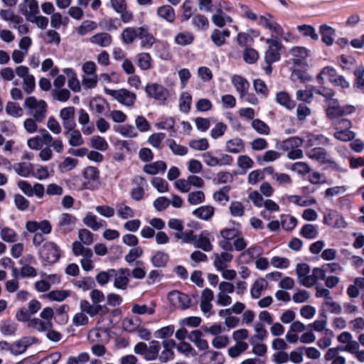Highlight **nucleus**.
<instances>
[{
  "label": "nucleus",
  "instance_id": "obj_1",
  "mask_svg": "<svg viewBox=\"0 0 364 364\" xmlns=\"http://www.w3.org/2000/svg\"><path fill=\"white\" fill-rule=\"evenodd\" d=\"M221 240L218 242L220 248L226 251L244 250L247 247V242L242 236L241 231L237 228H224L220 232Z\"/></svg>",
  "mask_w": 364,
  "mask_h": 364
},
{
  "label": "nucleus",
  "instance_id": "obj_2",
  "mask_svg": "<svg viewBox=\"0 0 364 364\" xmlns=\"http://www.w3.org/2000/svg\"><path fill=\"white\" fill-rule=\"evenodd\" d=\"M23 108L31 117L43 122L48 112V104L43 100H38L34 96L26 97L24 100Z\"/></svg>",
  "mask_w": 364,
  "mask_h": 364
},
{
  "label": "nucleus",
  "instance_id": "obj_3",
  "mask_svg": "<svg viewBox=\"0 0 364 364\" xmlns=\"http://www.w3.org/2000/svg\"><path fill=\"white\" fill-rule=\"evenodd\" d=\"M72 250L75 256H82L80 264L84 271L89 272L93 269L94 265L92 260L93 253L90 248L85 247L80 242H74L72 245Z\"/></svg>",
  "mask_w": 364,
  "mask_h": 364
},
{
  "label": "nucleus",
  "instance_id": "obj_4",
  "mask_svg": "<svg viewBox=\"0 0 364 364\" xmlns=\"http://www.w3.org/2000/svg\"><path fill=\"white\" fill-rule=\"evenodd\" d=\"M105 92L120 104L128 107H133L136 100L135 93L127 89L111 90L105 88Z\"/></svg>",
  "mask_w": 364,
  "mask_h": 364
},
{
  "label": "nucleus",
  "instance_id": "obj_5",
  "mask_svg": "<svg viewBox=\"0 0 364 364\" xmlns=\"http://www.w3.org/2000/svg\"><path fill=\"white\" fill-rule=\"evenodd\" d=\"M258 25L262 28L269 30L272 33L271 37L277 38L283 36V28L279 24L274 16L269 13H264L258 18Z\"/></svg>",
  "mask_w": 364,
  "mask_h": 364
},
{
  "label": "nucleus",
  "instance_id": "obj_6",
  "mask_svg": "<svg viewBox=\"0 0 364 364\" xmlns=\"http://www.w3.org/2000/svg\"><path fill=\"white\" fill-rule=\"evenodd\" d=\"M266 43L269 45V47L265 52L264 60L267 64L271 65L279 60V50L282 48V44L279 39L274 37L267 38Z\"/></svg>",
  "mask_w": 364,
  "mask_h": 364
},
{
  "label": "nucleus",
  "instance_id": "obj_7",
  "mask_svg": "<svg viewBox=\"0 0 364 364\" xmlns=\"http://www.w3.org/2000/svg\"><path fill=\"white\" fill-rule=\"evenodd\" d=\"M40 257L48 264L56 262L60 257L57 245L53 242H46L40 250Z\"/></svg>",
  "mask_w": 364,
  "mask_h": 364
},
{
  "label": "nucleus",
  "instance_id": "obj_8",
  "mask_svg": "<svg viewBox=\"0 0 364 364\" xmlns=\"http://www.w3.org/2000/svg\"><path fill=\"white\" fill-rule=\"evenodd\" d=\"M145 91L149 97L159 102H164L169 97L168 90L163 85L158 83L147 85L145 87Z\"/></svg>",
  "mask_w": 364,
  "mask_h": 364
},
{
  "label": "nucleus",
  "instance_id": "obj_9",
  "mask_svg": "<svg viewBox=\"0 0 364 364\" xmlns=\"http://www.w3.org/2000/svg\"><path fill=\"white\" fill-rule=\"evenodd\" d=\"M167 298L173 306H178L181 309H187L191 306L189 296L177 290L170 291Z\"/></svg>",
  "mask_w": 364,
  "mask_h": 364
},
{
  "label": "nucleus",
  "instance_id": "obj_10",
  "mask_svg": "<svg viewBox=\"0 0 364 364\" xmlns=\"http://www.w3.org/2000/svg\"><path fill=\"white\" fill-rule=\"evenodd\" d=\"M130 270L128 268H119L115 269L114 275H113L114 287L122 291L127 290L129 283Z\"/></svg>",
  "mask_w": 364,
  "mask_h": 364
},
{
  "label": "nucleus",
  "instance_id": "obj_11",
  "mask_svg": "<svg viewBox=\"0 0 364 364\" xmlns=\"http://www.w3.org/2000/svg\"><path fill=\"white\" fill-rule=\"evenodd\" d=\"M18 8L27 21L36 15L40 14L38 3L36 0H23Z\"/></svg>",
  "mask_w": 364,
  "mask_h": 364
},
{
  "label": "nucleus",
  "instance_id": "obj_12",
  "mask_svg": "<svg viewBox=\"0 0 364 364\" xmlns=\"http://www.w3.org/2000/svg\"><path fill=\"white\" fill-rule=\"evenodd\" d=\"M307 156L323 165L332 166L335 164L330 154L325 149L321 147H316L310 150L307 153Z\"/></svg>",
  "mask_w": 364,
  "mask_h": 364
},
{
  "label": "nucleus",
  "instance_id": "obj_13",
  "mask_svg": "<svg viewBox=\"0 0 364 364\" xmlns=\"http://www.w3.org/2000/svg\"><path fill=\"white\" fill-rule=\"evenodd\" d=\"M59 116L62 121L65 131H72L73 128H75L76 123L75 121V108L73 107H67L63 108L60 111Z\"/></svg>",
  "mask_w": 364,
  "mask_h": 364
},
{
  "label": "nucleus",
  "instance_id": "obj_14",
  "mask_svg": "<svg viewBox=\"0 0 364 364\" xmlns=\"http://www.w3.org/2000/svg\"><path fill=\"white\" fill-rule=\"evenodd\" d=\"M297 281L306 287H311L313 280L311 278L310 267L306 263L298 264L296 268Z\"/></svg>",
  "mask_w": 364,
  "mask_h": 364
},
{
  "label": "nucleus",
  "instance_id": "obj_15",
  "mask_svg": "<svg viewBox=\"0 0 364 364\" xmlns=\"http://www.w3.org/2000/svg\"><path fill=\"white\" fill-rule=\"evenodd\" d=\"M323 223L333 228H344L347 226L343 217L337 211L332 210L324 215Z\"/></svg>",
  "mask_w": 364,
  "mask_h": 364
},
{
  "label": "nucleus",
  "instance_id": "obj_16",
  "mask_svg": "<svg viewBox=\"0 0 364 364\" xmlns=\"http://www.w3.org/2000/svg\"><path fill=\"white\" fill-rule=\"evenodd\" d=\"M80 307L82 311L87 313L91 317H94L99 314H105L108 311L106 306L90 304L87 300L80 301Z\"/></svg>",
  "mask_w": 364,
  "mask_h": 364
},
{
  "label": "nucleus",
  "instance_id": "obj_17",
  "mask_svg": "<svg viewBox=\"0 0 364 364\" xmlns=\"http://www.w3.org/2000/svg\"><path fill=\"white\" fill-rule=\"evenodd\" d=\"M212 22L218 27L222 28L227 23L232 22V18L227 15L222 9V4H219L215 10V14L211 17Z\"/></svg>",
  "mask_w": 364,
  "mask_h": 364
},
{
  "label": "nucleus",
  "instance_id": "obj_18",
  "mask_svg": "<svg viewBox=\"0 0 364 364\" xmlns=\"http://www.w3.org/2000/svg\"><path fill=\"white\" fill-rule=\"evenodd\" d=\"M195 247L202 249L205 252H210L213 249V245L210 239V233L207 231L202 232L194 237Z\"/></svg>",
  "mask_w": 364,
  "mask_h": 364
},
{
  "label": "nucleus",
  "instance_id": "obj_19",
  "mask_svg": "<svg viewBox=\"0 0 364 364\" xmlns=\"http://www.w3.org/2000/svg\"><path fill=\"white\" fill-rule=\"evenodd\" d=\"M214 295L213 291L209 288H205L201 293V300L200 302V308L205 314L211 311L213 305L211 301L213 300Z\"/></svg>",
  "mask_w": 364,
  "mask_h": 364
},
{
  "label": "nucleus",
  "instance_id": "obj_20",
  "mask_svg": "<svg viewBox=\"0 0 364 364\" xmlns=\"http://www.w3.org/2000/svg\"><path fill=\"white\" fill-rule=\"evenodd\" d=\"M34 341L33 338L23 337L11 344L9 347L10 352L15 355L24 353L28 347L31 346Z\"/></svg>",
  "mask_w": 364,
  "mask_h": 364
},
{
  "label": "nucleus",
  "instance_id": "obj_21",
  "mask_svg": "<svg viewBox=\"0 0 364 364\" xmlns=\"http://www.w3.org/2000/svg\"><path fill=\"white\" fill-rule=\"evenodd\" d=\"M203 364H223L224 358L223 355L217 351L207 350L200 355Z\"/></svg>",
  "mask_w": 364,
  "mask_h": 364
},
{
  "label": "nucleus",
  "instance_id": "obj_22",
  "mask_svg": "<svg viewBox=\"0 0 364 364\" xmlns=\"http://www.w3.org/2000/svg\"><path fill=\"white\" fill-rule=\"evenodd\" d=\"M228 252L225 250L220 254H215L213 264L218 271L224 270L227 267V264L232 260L233 256Z\"/></svg>",
  "mask_w": 364,
  "mask_h": 364
},
{
  "label": "nucleus",
  "instance_id": "obj_23",
  "mask_svg": "<svg viewBox=\"0 0 364 364\" xmlns=\"http://www.w3.org/2000/svg\"><path fill=\"white\" fill-rule=\"evenodd\" d=\"M138 38L141 40V46L145 48H150L156 41L154 36L145 26L139 27Z\"/></svg>",
  "mask_w": 364,
  "mask_h": 364
},
{
  "label": "nucleus",
  "instance_id": "obj_24",
  "mask_svg": "<svg viewBox=\"0 0 364 364\" xmlns=\"http://www.w3.org/2000/svg\"><path fill=\"white\" fill-rule=\"evenodd\" d=\"M75 223V217L70 213H63L58 218V227L65 232L72 230Z\"/></svg>",
  "mask_w": 364,
  "mask_h": 364
},
{
  "label": "nucleus",
  "instance_id": "obj_25",
  "mask_svg": "<svg viewBox=\"0 0 364 364\" xmlns=\"http://www.w3.org/2000/svg\"><path fill=\"white\" fill-rule=\"evenodd\" d=\"M353 107H343L336 104L328 106L326 109V115L331 119L338 118L344 114L350 113Z\"/></svg>",
  "mask_w": 364,
  "mask_h": 364
},
{
  "label": "nucleus",
  "instance_id": "obj_26",
  "mask_svg": "<svg viewBox=\"0 0 364 364\" xmlns=\"http://www.w3.org/2000/svg\"><path fill=\"white\" fill-rule=\"evenodd\" d=\"M289 54L293 57L295 65H301L308 57V50L303 46H295L289 50Z\"/></svg>",
  "mask_w": 364,
  "mask_h": 364
},
{
  "label": "nucleus",
  "instance_id": "obj_27",
  "mask_svg": "<svg viewBox=\"0 0 364 364\" xmlns=\"http://www.w3.org/2000/svg\"><path fill=\"white\" fill-rule=\"evenodd\" d=\"M319 31L322 41L328 46H332L334 43L333 36L336 35V30L328 25L322 24L319 27Z\"/></svg>",
  "mask_w": 364,
  "mask_h": 364
},
{
  "label": "nucleus",
  "instance_id": "obj_28",
  "mask_svg": "<svg viewBox=\"0 0 364 364\" xmlns=\"http://www.w3.org/2000/svg\"><path fill=\"white\" fill-rule=\"evenodd\" d=\"M83 222L86 226L94 231H97L107 225L105 220H99L95 215L90 213L86 215L83 219Z\"/></svg>",
  "mask_w": 364,
  "mask_h": 364
},
{
  "label": "nucleus",
  "instance_id": "obj_29",
  "mask_svg": "<svg viewBox=\"0 0 364 364\" xmlns=\"http://www.w3.org/2000/svg\"><path fill=\"white\" fill-rule=\"evenodd\" d=\"M90 42L98 46L106 48L111 45L112 38L107 33H99L90 37Z\"/></svg>",
  "mask_w": 364,
  "mask_h": 364
},
{
  "label": "nucleus",
  "instance_id": "obj_30",
  "mask_svg": "<svg viewBox=\"0 0 364 364\" xmlns=\"http://www.w3.org/2000/svg\"><path fill=\"white\" fill-rule=\"evenodd\" d=\"M231 82L239 93V95H243V92L248 91L250 88L249 82L241 75H234L231 77Z\"/></svg>",
  "mask_w": 364,
  "mask_h": 364
},
{
  "label": "nucleus",
  "instance_id": "obj_31",
  "mask_svg": "<svg viewBox=\"0 0 364 364\" xmlns=\"http://www.w3.org/2000/svg\"><path fill=\"white\" fill-rule=\"evenodd\" d=\"M166 169V164L163 161H157L144 166L143 171L149 175H156Z\"/></svg>",
  "mask_w": 364,
  "mask_h": 364
},
{
  "label": "nucleus",
  "instance_id": "obj_32",
  "mask_svg": "<svg viewBox=\"0 0 364 364\" xmlns=\"http://www.w3.org/2000/svg\"><path fill=\"white\" fill-rule=\"evenodd\" d=\"M268 286V282L263 278L257 279L250 289V296L252 299H258Z\"/></svg>",
  "mask_w": 364,
  "mask_h": 364
},
{
  "label": "nucleus",
  "instance_id": "obj_33",
  "mask_svg": "<svg viewBox=\"0 0 364 364\" xmlns=\"http://www.w3.org/2000/svg\"><path fill=\"white\" fill-rule=\"evenodd\" d=\"M14 171L20 176L28 178L33 169V164L26 162H19L12 166Z\"/></svg>",
  "mask_w": 364,
  "mask_h": 364
},
{
  "label": "nucleus",
  "instance_id": "obj_34",
  "mask_svg": "<svg viewBox=\"0 0 364 364\" xmlns=\"http://www.w3.org/2000/svg\"><path fill=\"white\" fill-rule=\"evenodd\" d=\"M64 135L69 137L68 143L72 146H79L84 143L80 132L75 128H73L72 131L65 130Z\"/></svg>",
  "mask_w": 364,
  "mask_h": 364
},
{
  "label": "nucleus",
  "instance_id": "obj_35",
  "mask_svg": "<svg viewBox=\"0 0 364 364\" xmlns=\"http://www.w3.org/2000/svg\"><path fill=\"white\" fill-rule=\"evenodd\" d=\"M139 27H128L122 32V39L124 43L131 44L139 37Z\"/></svg>",
  "mask_w": 364,
  "mask_h": 364
},
{
  "label": "nucleus",
  "instance_id": "obj_36",
  "mask_svg": "<svg viewBox=\"0 0 364 364\" xmlns=\"http://www.w3.org/2000/svg\"><path fill=\"white\" fill-rule=\"evenodd\" d=\"M28 326L39 332H46V331L52 328V323L49 321H42L41 319L35 318L28 321Z\"/></svg>",
  "mask_w": 364,
  "mask_h": 364
},
{
  "label": "nucleus",
  "instance_id": "obj_37",
  "mask_svg": "<svg viewBox=\"0 0 364 364\" xmlns=\"http://www.w3.org/2000/svg\"><path fill=\"white\" fill-rule=\"evenodd\" d=\"M157 14L159 17L170 23L173 22L176 18L174 9L169 5L160 6L157 10Z\"/></svg>",
  "mask_w": 364,
  "mask_h": 364
},
{
  "label": "nucleus",
  "instance_id": "obj_38",
  "mask_svg": "<svg viewBox=\"0 0 364 364\" xmlns=\"http://www.w3.org/2000/svg\"><path fill=\"white\" fill-rule=\"evenodd\" d=\"M302 144V139L298 136H294L284 140L280 144V148L282 150L288 152L290 150L299 148Z\"/></svg>",
  "mask_w": 364,
  "mask_h": 364
},
{
  "label": "nucleus",
  "instance_id": "obj_39",
  "mask_svg": "<svg viewBox=\"0 0 364 364\" xmlns=\"http://www.w3.org/2000/svg\"><path fill=\"white\" fill-rule=\"evenodd\" d=\"M114 129L124 137L136 138L138 136L136 128L132 124L119 125L115 127Z\"/></svg>",
  "mask_w": 364,
  "mask_h": 364
},
{
  "label": "nucleus",
  "instance_id": "obj_40",
  "mask_svg": "<svg viewBox=\"0 0 364 364\" xmlns=\"http://www.w3.org/2000/svg\"><path fill=\"white\" fill-rule=\"evenodd\" d=\"M225 149L232 154H237L244 149V144L241 139L234 138L226 142Z\"/></svg>",
  "mask_w": 364,
  "mask_h": 364
},
{
  "label": "nucleus",
  "instance_id": "obj_41",
  "mask_svg": "<svg viewBox=\"0 0 364 364\" xmlns=\"http://www.w3.org/2000/svg\"><path fill=\"white\" fill-rule=\"evenodd\" d=\"M161 350V345L157 341H152L149 343V346H147L146 353L145 354V360H156L159 356V353Z\"/></svg>",
  "mask_w": 364,
  "mask_h": 364
},
{
  "label": "nucleus",
  "instance_id": "obj_42",
  "mask_svg": "<svg viewBox=\"0 0 364 364\" xmlns=\"http://www.w3.org/2000/svg\"><path fill=\"white\" fill-rule=\"evenodd\" d=\"M276 101L287 109H292L296 105L294 101L291 99L289 94L286 92H278L276 95Z\"/></svg>",
  "mask_w": 364,
  "mask_h": 364
},
{
  "label": "nucleus",
  "instance_id": "obj_43",
  "mask_svg": "<svg viewBox=\"0 0 364 364\" xmlns=\"http://www.w3.org/2000/svg\"><path fill=\"white\" fill-rule=\"evenodd\" d=\"M214 214V208L210 205H203L200 208H196L193 212V215L196 217L208 220H209Z\"/></svg>",
  "mask_w": 364,
  "mask_h": 364
},
{
  "label": "nucleus",
  "instance_id": "obj_44",
  "mask_svg": "<svg viewBox=\"0 0 364 364\" xmlns=\"http://www.w3.org/2000/svg\"><path fill=\"white\" fill-rule=\"evenodd\" d=\"M5 112L11 117L19 118L23 114V108L16 102H8L5 107Z\"/></svg>",
  "mask_w": 364,
  "mask_h": 364
},
{
  "label": "nucleus",
  "instance_id": "obj_45",
  "mask_svg": "<svg viewBox=\"0 0 364 364\" xmlns=\"http://www.w3.org/2000/svg\"><path fill=\"white\" fill-rule=\"evenodd\" d=\"M194 36L188 31L178 33L175 37V42L179 46H186L193 43Z\"/></svg>",
  "mask_w": 364,
  "mask_h": 364
},
{
  "label": "nucleus",
  "instance_id": "obj_46",
  "mask_svg": "<svg viewBox=\"0 0 364 364\" xmlns=\"http://www.w3.org/2000/svg\"><path fill=\"white\" fill-rule=\"evenodd\" d=\"M248 344L246 342H236L235 345L228 348V353L230 358H235L247 350Z\"/></svg>",
  "mask_w": 364,
  "mask_h": 364
},
{
  "label": "nucleus",
  "instance_id": "obj_47",
  "mask_svg": "<svg viewBox=\"0 0 364 364\" xmlns=\"http://www.w3.org/2000/svg\"><path fill=\"white\" fill-rule=\"evenodd\" d=\"M136 65L143 70H149L151 68V58L147 53H141L136 55Z\"/></svg>",
  "mask_w": 364,
  "mask_h": 364
},
{
  "label": "nucleus",
  "instance_id": "obj_48",
  "mask_svg": "<svg viewBox=\"0 0 364 364\" xmlns=\"http://www.w3.org/2000/svg\"><path fill=\"white\" fill-rule=\"evenodd\" d=\"M31 176L38 180L43 181L50 177V173L47 167L37 165L36 167L33 166Z\"/></svg>",
  "mask_w": 364,
  "mask_h": 364
},
{
  "label": "nucleus",
  "instance_id": "obj_49",
  "mask_svg": "<svg viewBox=\"0 0 364 364\" xmlns=\"http://www.w3.org/2000/svg\"><path fill=\"white\" fill-rule=\"evenodd\" d=\"M115 269H109L107 271H101L95 277L97 282L100 286L106 285L114 275Z\"/></svg>",
  "mask_w": 364,
  "mask_h": 364
},
{
  "label": "nucleus",
  "instance_id": "obj_50",
  "mask_svg": "<svg viewBox=\"0 0 364 364\" xmlns=\"http://www.w3.org/2000/svg\"><path fill=\"white\" fill-rule=\"evenodd\" d=\"M97 27V24L96 22L90 20H85L77 28V31L80 36H85L88 33L95 30Z\"/></svg>",
  "mask_w": 364,
  "mask_h": 364
},
{
  "label": "nucleus",
  "instance_id": "obj_51",
  "mask_svg": "<svg viewBox=\"0 0 364 364\" xmlns=\"http://www.w3.org/2000/svg\"><path fill=\"white\" fill-rule=\"evenodd\" d=\"M90 144L95 149L104 151L107 150L109 144L102 136L96 135L90 138Z\"/></svg>",
  "mask_w": 364,
  "mask_h": 364
},
{
  "label": "nucleus",
  "instance_id": "obj_52",
  "mask_svg": "<svg viewBox=\"0 0 364 364\" xmlns=\"http://www.w3.org/2000/svg\"><path fill=\"white\" fill-rule=\"evenodd\" d=\"M168 260V255L164 252L159 251L151 257V263L156 267H164L166 266Z\"/></svg>",
  "mask_w": 364,
  "mask_h": 364
},
{
  "label": "nucleus",
  "instance_id": "obj_53",
  "mask_svg": "<svg viewBox=\"0 0 364 364\" xmlns=\"http://www.w3.org/2000/svg\"><path fill=\"white\" fill-rule=\"evenodd\" d=\"M296 29L298 31L302 32L304 36L310 37L314 41L318 39V35L312 26L306 24L300 25L296 27Z\"/></svg>",
  "mask_w": 364,
  "mask_h": 364
},
{
  "label": "nucleus",
  "instance_id": "obj_54",
  "mask_svg": "<svg viewBox=\"0 0 364 364\" xmlns=\"http://www.w3.org/2000/svg\"><path fill=\"white\" fill-rule=\"evenodd\" d=\"M255 331H256L257 334L251 337L250 340V343L251 345H254L255 340L262 341L267 336V330L264 328L263 324L260 323H256L255 325Z\"/></svg>",
  "mask_w": 364,
  "mask_h": 364
},
{
  "label": "nucleus",
  "instance_id": "obj_55",
  "mask_svg": "<svg viewBox=\"0 0 364 364\" xmlns=\"http://www.w3.org/2000/svg\"><path fill=\"white\" fill-rule=\"evenodd\" d=\"M193 25L200 30H206L209 26V21L206 16L202 14H196L192 18Z\"/></svg>",
  "mask_w": 364,
  "mask_h": 364
},
{
  "label": "nucleus",
  "instance_id": "obj_56",
  "mask_svg": "<svg viewBox=\"0 0 364 364\" xmlns=\"http://www.w3.org/2000/svg\"><path fill=\"white\" fill-rule=\"evenodd\" d=\"M191 102V95L186 92H182L179 98L180 110L183 112H188L190 110Z\"/></svg>",
  "mask_w": 364,
  "mask_h": 364
},
{
  "label": "nucleus",
  "instance_id": "obj_57",
  "mask_svg": "<svg viewBox=\"0 0 364 364\" xmlns=\"http://www.w3.org/2000/svg\"><path fill=\"white\" fill-rule=\"evenodd\" d=\"M336 71L332 67H325L318 75L317 79L320 82H323L324 77H326L331 82L336 77Z\"/></svg>",
  "mask_w": 364,
  "mask_h": 364
},
{
  "label": "nucleus",
  "instance_id": "obj_58",
  "mask_svg": "<svg viewBox=\"0 0 364 364\" xmlns=\"http://www.w3.org/2000/svg\"><path fill=\"white\" fill-rule=\"evenodd\" d=\"M167 144L172 153L175 155L184 156L188 153L187 147L178 144L173 139H168Z\"/></svg>",
  "mask_w": 364,
  "mask_h": 364
},
{
  "label": "nucleus",
  "instance_id": "obj_59",
  "mask_svg": "<svg viewBox=\"0 0 364 364\" xmlns=\"http://www.w3.org/2000/svg\"><path fill=\"white\" fill-rule=\"evenodd\" d=\"M323 306L325 309L331 314H338L342 311L341 306L337 302L334 301L333 298H328V300L323 301Z\"/></svg>",
  "mask_w": 364,
  "mask_h": 364
},
{
  "label": "nucleus",
  "instance_id": "obj_60",
  "mask_svg": "<svg viewBox=\"0 0 364 364\" xmlns=\"http://www.w3.org/2000/svg\"><path fill=\"white\" fill-rule=\"evenodd\" d=\"M178 351L186 356L195 357L197 355L196 350L188 343L181 341L176 346Z\"/></svg>",
  "mask_w": 364,
  "mask_h": 364
},
{
  "label": "nucleus",
  "instance_id": "obj_61",
  "mask_svg": "<svg viewBox=\"0 0 364 364\" xmlns=\"http://www.w3.org/2000/svg\"><path fill=\"white\" fill-rule=\"evenodd\" d=\"M300 235L307 239H314L317 237V228L312 224H306L301 229Z\"/></svg>",
  "mask_w": 364,
  "mask_h": 364
},
{
  "label": "nucleus",
  "instance_id": "obj_62",
  "mask_svg": "<svg viewBox=\"0 0 364 364\" xmlns=\"http://www.w3.org/2000/svg\"><path fill=\"white\" fill-rule=\"evenodd\" d=\"M1 237L6 242H14L17 240L18 235L11 228L4 227L1 230Z\"/></svg>",
  "mask_w": 364,
  "mask_h": 364
},
{
  "label": "nucleus",
  "instance_id": "obj_63",
  "mask_svg": "<svg viewBox=\"0 0 364 364\" xmlns=\"http://www.w3.org/2000/svg\"><path fill=\"white\" fill-rule=\"evenodd\" d=\"M74 285L77 288L80 289L82 291H85L92 289L95 287V282L91 277H84L79 280H76L74 282Z\"/></svg>",
  "mask_w": 364,
  "mask_h": 364
},
{
  "label": "nucleus",
  "instance_id": "obj_64",
  "mask_svg": "<svg viewBox=\"0 0 364 364\" xmlns=\"http://www.w3.org/2000/svg\"><path fill=\"white\" fill-rule=\"evenodd\" d=\"M78 238L82 245H90L93 242V235L87 229H80L78 231Z\"/></svg>",
  "mask_w": 364,
  "mask_h": 364
}]
</instances>
